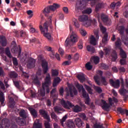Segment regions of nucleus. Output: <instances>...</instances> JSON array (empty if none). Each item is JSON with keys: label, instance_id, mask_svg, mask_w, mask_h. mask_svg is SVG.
Instances as JSON below:
<instances>
[{"label": "nucleus", "instance_id": "49", "mask_svg": "<svg viewBox=\"0 0 128 128\" xmlns=\"http://www.w3.org/2000/svg\"><path fill=\"white\" fill-rule=\"evenodd\" d=\"M86 68L88 70H91L92 68V66L90 64V62H88L87 64H86Z\"/></svg>", "mask_w": 128, "mask_h": 128}, {"label": "nucleus", "instance_id": "60", "mask_svg": "<svg viewBox=\"0 0 128 128\" xmlns=\"http://www.w3.org/2000/svg\"><path fill=\"white\" fill-rule=\"evenodd\" d=\"M26 13L28 15L30 16L29 18H31L33 16V12L32 10H27Z\"/></svg>", "mask_w": 128, "mask_h": 128}, {"label": "nucleus", "instance_id": "25", "mask_svg": "<svg viewBox=\"0 0 128 128\" xmlns=\"http://www.w3.org/2000/svg\"><path fill=\"white\" fill-rule=\"evenodd\" d=\"M60 78L59 77H56L54 80L53 82V86L56 87V86L60 82Z\"/></svg>", "mask_w": 128, "mask_h": 128}, {"label": "nucleus", "instance_id": "18", "mask_svg": "<svg viewBox=\"0 0 128 128\" xmlns=\"http://www.w3.org/2000/svg\"><path fill=\"white\" fill-rule=\"evenodd\" d=\"M15 106V101L14 100L13 98L10 97L9 103H8V107L10 108H14Z\"/></svg>", "mask_w": 128, "mask_h": 128}, {"label": "nucleus", "instance_id": "3", "mask_svg": "<svg viewBox=\"0 0 128 128\" xmlns=\"http://www.w3.org/2000/svg\"><path fill=\"white\" fill-rule=\"evenodd\" d=\"M78 36L74 32H72L70 37L66 38L65 41V46H74V44L78 42Z\"/></svg>", "mask_w": 128, "mask_h": 128}, {"label": "nucleus", "instance_id": "40", "mask_svg": "<svg viewBox=\"0 0 128 128\" xmlns=\"http://www.w3.org/2000/svg\"><path fill=\"white\" fill-rule=\"evenodd\" d=\"M108 34H104V37H103L102 42L103 44H106L107 41L108 40Z\"/></svg>", "mask_w": 128, "mask_h": 128}, {"label": "nucleus", "instance_id": "14", "mask_svg": "<svg viewBox=\"0 0 128 128\" xmlns=\"http://www.w3.org/2000/svg\"><path fill=\"white\" fill-rule=\"evenodd\" d=\"M69 94L70 97H74V95L78 94V90L76 88H73L72 89V87H69L68 96H69Z\"/></svg>", "mask_w": 128, "mask_h": 128}, {"label": "nucleus", "instance_id": "2", "mask_svg": "<svg viewBox=\"0 0 128 128\" xmlns=\"http://www.w3.org/2000/svg\"><path fill=\"white\" fill-rule=\"evenodd\" d=\"M89 1H91V5L93 6L97 4L98 0H78L76 3V7L79 10H82L85 8L86 2Z\"/></svg>", "mask_w": 128, "mask_h": 128}, {"label": "nucleus", "instance_id": "10", "mask_svg": "<svg viewBox=\"0 0 128 128\" xmlns=\"http://www.w3.org/2000/svg\"><path fill=\"white\" fill-rule=\"evenodd\" d=\"M2 125L5 126V128H9L10 125L8 119L4 118L1 120L0 118V128H2Z\"/></svg>", "mask_w": 128, "mask_h": 128}, {"label": "nucleus", "instance_id": "26", "mask_svg": "<svg viewBox=\"0 0 128 128\" xmlns=\"http://www.w3.org/2000/svg\"><path fill=\"white\" fill-rule=\"evenodd\" d=\"M66 125H68V128H76V125H74L72 120H68Z\"/></svg>", "mask_w": 128, "mask_h": 128}, {"label": "nucleus", "instance_id": "36", "mask_svg": "<svg viewBox=\"0 0 128 128\" xmlns=\"http://www.w3.org/2000/svg\"><path fill=\"white\" fill-rule=\"evenodd\" d=\"M19 115H20V117H22V118L26 119V112L24 110H22L20 111V112H19Z\"/></svg>", "mask_w": 128, "mask_h": 128}, {"label": "nucleus", "instance_id": "48", "mask_svg": "<svg viewBox=\"0 0 128 128\" xmlns=\"http://www.w3.org/2000/svg\"><path fill=\"white\" fill-rule=\"evenodd\" d=\"M124 27L123 26H120L119 29L120 34V35L123 36L124 34Z\"/></svg>", "mask_w": 128, "mask_h": 128}, {"label": "nucleus", "instance_id": "15", "mask_svg": "<svg viewBox=\"0 0 128 128\" xmlns=\"http://www.w3.org/2000/svg\"><path fill=\"white\" fill-rule=\"evenodd\" d=\"M16 122L18 125L21 126H24L26 124V119L20 118V117H18V119H16Z\"/></svg>", "mask_w": 128, "mask_h": 128}, {"label": "nucleus", "instance_id": "17", "mask_svg": "<svg viewBox=\"0 0 128 128\" xmlns=\"http://www.w3.org/2000/svg\"><path fill=\"white\" fill-rule=\"evenodd\" d=\"M36 64V60L32 58L29 59L28 63L27 66L28 68H34Z\"/></svg>", "mask_w": 128, "mask_h": 128}, {"label": "nucleus", "instance_id": "22", "mask_svg": "<svg viewBox=\"0 0 128 128\" xmlns=\"http://www.w3.org/2000/svg\"><path fill=\"white\" fill-rule=\"evenodd\" d=\"M101 102L104 104L102 106V108L103 110H106L110 108V106H109L108 104L106 103V100H101Z\"/></svg>", "mask_w": 128, "mask_h": 128}, {"label": "nucleus", "instance_id": "4", "mask_svg": "<svg viewBox=\"0 0 128 128\" xmlns=\"http://www.w3.org/2000/svg\"><path fill=\"white\" fill-rule=\"evenodd\" d=\"M50 79L51 78H50V74H47L46 77L45 78L44 82L42 84V88L43 90H44H44H46V92L47 94H49L50 92V86L52 84Z\"/></svg>", "mask_w": 128, "mask_h": 128}, {"label": "nucleus", "instance_id": "5", "mask_svg": "<svg viewBox=\"0 0 128 128\" xmlns=\"http://www.w3.org/2000/svg\"><path fill=\"white\" fill-rule=\"evenodd\" d=\"M115 46L116 48H118L120 50V56L122 59L126 58V52L122 48V42L121 40L120 39V37L117 38V40H116L115 42Z\"/></svg>", "mask_w": 128, "mask_h": 128}, {"label": "nucleus", "instance_id": "28", "mask_svg": "<svg viewBox=\"0 0 128 128\" xmlns=\"http://www.w3.org/2000/svg\"><path fill=\"white\" fill-rule=\"evenodd\" d=\"M99 27H100V30L101 32H102V34L105 35L106 34H107L106 28L102 26V24H100L99 25Z\"/></svg>", "mask_w": 128, "mask_h": 128}, {"label": "nucleus", "instance_id": "43", "mask_svg": "<svg viewBox=\"0 0 128 128\" xmlns=\"http://www.w3.org/2000/svg\"><path fill=\"white\" fill-rule=\"evenodd\" d=\"M92 12V10L91 8H88L83 11L84 14H90Z\"/></svg>", "mask_w": 128, "mask_h": 128}, {"label": "nucleus", "instance_id": "13", "mask_svg": "<svg viewBox=\"0 0 128 128\" xmlns=\"http://www.w3.org/2000/svg\"><path fill=\"white\" fill-rule=\"evenodd\" d=\"M110 82L112 86H114L115 88H118L120 86V81L119 80L114 81L112 79H110Z\"/></svg>", "mask_w": 128, "mask_h": 128}, {"label": "nucleus", "instance_id": "24", "mask_svg": "<svg viewBox=\"0 0 128 128\" xmlns=\"http://www.w3.org/2000/svg\"><path fill=\"white\" fill-rule=\"evenodd\" d=\"M0 42L2 46H6V39L4 36L0 37Z\"/></svg>", "mask_w": 128, "mask_h": 128}, {"label": "nucleus", "instance_id": "37", "mask_svg": "<svg viewBox=\"0 0 128 128\" xmlns=\"http://www.w3.org/2000/svg\"><path fill=\"white\" fill-rule=\"evenodd\" d=\"M50 116H51V118H52L54 120L55 122H58V116L54 112H52V113H51Z\"/></svg>", "mask_w": 128, "mask_h": 128}, {"label": "nucleus", "instance_id": "38", "mask_svg": "<svg viewBox=\"0 0 128 128\" xmlns=\"http://www.w3.org/2000/svg\"><path fill=\"white\" fill-rule=\"evenodd\" d=\"M76 88L78 89V91L79 92H80L81 90L82 92H84L86 91L84 88V87H83V86L80 84H77L76 86Z\"/></svg>", "mask_w": 128, "mask_h": 128}, {"label": "nucleus", "instance_id": "52", "mask_svg": "<svg viewBox=\"0 0 128 128\" xmlns=\"http://www.w3.org/2000/svg\"><path fill=\"white\" fill-rule=\"evenodd\" d=\"M67 119V115H65V116H64L63 117V118H62V120H60V124H61V125L62 126H64V122H66V120Z\"/></svg>", "mask_w": 128, "mask_h": 128}, {"label": "nucleus", "instance_id": "20", "mask_svg": "<svg viewBox=\"0 0 128 128\" xmlns=\"http://www.w3.org/2000/svg\"><path fill=\"white\" fill-rule=\"evenodd\" d=\"M117 111L120 112L122 115H124V114H126V116H128V110H124L122 108H118Z\"/></svg>", "mask_w": 128, "mask_h": 128}, {"label": "nucleus", "instance_id": "27", "mask_svg": "<svg viewBox=\"0 0 128 128\" xmlns=\"http://www.w3.org/2000/svg\"><path fill=\"white\" fill-rule=\"evenodd\" d=\"M86 48L87 49L88 52H91L92 54H94L96 52L95 48L92 46L88 45L86 47Z\"/></svg>", "mask_w": 128, "mask_h": 128}, {"label": "nucleus", "instance_id": "55", "mask_svg": "<svg viewBox=\"0 0 128 128\" xmlns=\"http://www.w3.org/2000/svg\"><path fill=\"white\" fill-rule=\"evenodd\" d=\"M14 86L16 88L20 89V83L18 82V81H14Z\"/></svg>", "mask_w": 128, "mask_h": 128}, {"label": "nucleus", "instance_id": "33", "mask_svg": "<svg viewBox=\"0 0 128 128\" xmlns=\"http://www.w3.org/2000/svg\"><path fill=\"white\" fill-rule=\"evenodd\" d=\"M72 110L73 112H78L81 111L82 108L80 106L76 105L74 106V108H73Z\"/></svg>", "mask_w": 128, "mask_h": 128}, {"label": "nucleus", "instance_id": "30", "mask_svg": "<svg viewBox=\"0 0 128 128\" xmlns=\"http://www.w3.org/2000/svg\"><path fill=\"white\" fill-rule=\"evenodd\" d=\"M90 44L96 46V38L94 36H91V38H90Z\"/></svg>", "mask_w": 128, "mask_h": 128}, {"label": "nucleus", "instance_id": "44", "mask_svg": "<svg viewBox=\"0 0 128 128\" xmlns=\"http://www.w3.org/2000/svg\"><path fill=\"white\" fill-rule=\"evenodd\" d=\"M102 6V3H99L96 5V12H98V10H100V8H101Z\"/></svg>", "mask_w": 128, "mask_h": 128}, {"label": "nucleus", "instance_id": "46", "mask_svg": "<svg viewBox=\"0 0 128 128\" xmlns=\"http://www.w3.org/2000/svg\"><path fill=\"white\" fill-rule=\"evenodd\" d=\"M50 120H47L46 121H44V125L45 126V128H50Z\"/></svg>", "mask_w": 128, "mask_h": 128}, {"label": "nucleus", "instance_id": "29", "mask_svg": "<svg viewBox=\"0 0 128 128\" xmlns=\"http://www.w3.org/2000/svg\"><path fill=\"white\" fill-rule=\"evenodd\" d=\"M5 54L10 58H12L10 53V48H6L5 49Z\"/></svg>", "mask_w": 128, "mask_h": 128}, {"label": "nucleus", "instance_id": "59", "mask_svg": "<svg viewBox=\"0 0 128 128\" xmlns=\"http://www.w3.org/2000/svg\"><path fill=\"white\" fill-rule=\"evenodd\" d=\"M74 26L76 28H79L80 26V24L78 23V20L76 19H75L74 20Z\"/></svg>", "mask_w": 128, "mask_h": 128}, {"label": "nucleus", "instance_id": "45", "mask_svg": "<svg viewBox=\"0 0 128 128\" xmlns=\"http://www.w3.org/2000/svg\"><path fill=\"white\" fill-rule=\"evenodd\" d=\"M54 112H56L57 114H59L60 112L62 110V109L60 107L58 106H55L54 108Z\"/></svg>", "mask_w": 128, "mask_h": 128}, {"label": "nucleus", "instance_id": "7", "mask_svg": "<svg viewBox=\"0 0 128 128\" xmlns=\"http://www.w3.org/2000/svg\"><path fill=\"white\" fill-rule=\"evenodd\" d=\"M60 104L61 105L64 106L65 108H72L74 106V105L70 102L69 101H66L64 99H60Z\"/></svg>", "mask_w": 128, "mask_h": 128}, {"label": "nucleus", "instance_id": "42", "mask_svg": "<svg viewBox=\"0 0 128 128\" xmlns=\"http://www.w3.org/2000/svg\"><path fill=\"white\" fill-rule=\"evenodd\" d=\"M84 86L85 87L86 90H87V91L88 92V93L91 94H92V90L91 88L90 87L87 85H85Z\"/></svg>", "mask_w": 128, "mask_h": 128}, {"label": "nucleus", "instance_id": "1", "mask_svg": "<svg viewBox=\"0 0 128 128\" xmlns=\"http://www.w3.org/2000/svg\"><path fill=\"white\" fill-rule=\"evenodd\" d=\"M60 8V5L56 4H54L52 6H49L48 7L45 8L42 11L45 16L48 18V21L45 22L44 24V27L42 26H40V29L42 33H44V36L48 40H52V35L48 33L45 32H48V26L50 27V29L52 28V16L50 15V11L54 12L57 8Z\"/></svg>", "mask_w": 128, "mask_h": 128}, {"label": "nucleus", "instance_id": "57", "mask_svg": "<svg viewBox=\"0 0 128 128\" xmlns=\"http://www.w3.org/2000/svg\"><path fill=\"white\" fill-rule=\"evenodd\" d=\"M34 128H42V126L40 123H36L34 124Z\"/></svg>", "mask_w": 128, "mask_h": 128}, {"label": "nucleus", "instance_id": "39", "mask_svg": "<svg viewBox=\"0 0 128 128\" xmlns=\"http://www.w3.org/2000/svg\"><path fill=\"white\" fill-rule=\"evenodd\" d=\"M33 80V82L36 85H40V80H38V78L37 76H36L35 78H32Z\"/></svg>", "mask_w": 128, "mask_h": 128}, {"label": "nucleus", "instance_id": "21", "mask_svg": "<svg viewBox=\"0 0 128 128\" xmlns=\"http://www.w3.org/2000/svg\"><path fill=\"white\" fill-rule=\"evenodd\" d=\"M30 114L34 118H36L38 116V112L35 109H34L32 108H30Z\"/></svg>", "mask_w": 128, "mask_h": 128}, {"label": "nucleus", "instance_id": "12", "mask_svg": "<svg viewBox=\"0 0 128 128\" xmlns=\"http://www.w3.org/2000/svg\"><path fill=\"white\" fill-rule=\"evenodd\" d=\"M42 70L44 71V74H46L48 70V62L44 60H42Z\"/></svg>", "mask_w": 128, "mask_h": 128}, {"label": "nucleus", "instance_id": "64", "mask_svg": "<svg viewBox=\"0 0 128 128\" xmlns=\"http://www.w3.org/2000/svg\"><path fill=\"white\" fill-rule=\"evenodd\" d=\"M94 36H96V40H98V38L100 37V36H98V30L94 31Z\"/></svg>", "mask_w": 128, "mask_h": 128}, {"label": "nucleus", "instance_id": "31", "mask_svg": "<svg viewBox=\"0 0 128 128\" xmlns=\"http://www.w3.org/2000/svg\"><path fill=\"white\" fill-rule=\"evenodd\" d=\"M112 61L116 62V60L118 58V55H117L116 52L115 50H114L113 52H112Z\"/></svg>", "mask_w": 128, "mask_h": 128}, {"label": "nucleus", "instance_id": "11", "mask_svg": "<svg viewBox=\"0 0 128 128\" xmlns=\"http://www.w3.org/2000/svg\"><path fill=\"white\" fill-rule=\"evenodd\" d=\"M40 114L44 120L50 121V115L48 114V112L44 110H40L39 111Z\"/></svg>", "mask_w": 128, "mask_h": 128}, {"label": "nucleus", "instance_id": "23", "mask_svg": "<svg viewBox=\"0 0 128 128\" xmlns=\"http://www.w3.org/2000/svg\"><path fill=\"white\" fill-rule=\"evenodd\" d=\"M0 102H1V105L2 106H5L4 104V94H3L2 92H0Z\"/></svg>", "mask_w": 128, "mask_h": 128}, {"label": "nucleus", "instance_id": "54", "mask_svg": "<svg viewBox=\"0 0 128 128\" xmlns=\"http://www.w3.org/2000/svg\"><path fill=\"white\" fill-rule=\"evenodd\" d=\"M82 92V96L84 98H90L88 94L86 91Z\"/></svg>", "mask_w": 128, "mask_h": 128}, {"label": "nucleus", "instance_id": "19", "mask_svg": "<svg viewBox=\"0 0 128 128\" xmlns=\"http://www.w3.org/2000/svg\"><path fill=\"white\" fill-rule=\"evenodd\" d=\"M88 19V17L86 15L80 16L78 17V20L80 22H86Z\"/></svg>", "mask_w": 128, "mask_h": 128}, {"label": "nucleus", "instance_id": "9", "mask_svg": "<svg viewBox=\"0 0 128 128\" xmlns=\"http://www.w3.org/2000/svg\"><path fill=\"white\" fill-rule=\"evenodd\" d=\"M101 20L106 26H110L111 20L108 19V16L106 14H101Z\"/></svg>", "mask_w": 128, "mask_h": 128}, {"label": "nucleus", "instance_id": "34", "mask_svg": "<svg viewBox=\"0 0 128 128\" xmlns=\"http://www.w3.org/2000/svg\"><path fill=\"white\" fill-rule=\"evenodd\" d=\"M77 78L81 82H84L85 80V77L84 74H78V76H77Z\"/></svg>", "mask_w": 128, "mask_h": 128}, {"label": "nucleus", "instance_id": "32", "mask_svg": "<svg viewBox=\"0 0 128 128\" xmlns=\"http://www.w3.org/2000/svg\"><path fill=\"white\" fill-rule=\"evenodd\" d=\"M92 59L94 64H98L100 62V58L98 56L92 57Z\"/></svg>", "mask_w": 128, "mask_h": 128}, {"label": "nucleus", "instance_id": "50", "mask_svg": "<svg viewBox=\"0 0 128 128\" xmlns=\"http://www.w3.org/2000/svg\"><path fill=\"white\" fill-rule=\"evenodd\" d=\"M58 75V72L56 70H52V76H56Z\"/></svg>", "mask_w": 128, "mask_h": 128}, {"label": "nucleus", "instance_id": "8", "mask_svg": "<svg viewBox=\"0 0 128 128\" xmlns=\"http://www.w3.org/2000/svg\"><path fill=\"white\" fill-rule=\"evenodd\" d=\"M12 52L13 54H18V56H20V54L22 53V48L20 46H17L14 44L11 49Z\"/></svg>", "mask_w": 128, "mask_h": 128}, {"label": "nucleus", "instance_id": "62", "mask_svg": "<svg viewBox=\"0 0 128 128\" xmlns=\"http://www.w3.org/2000/svg\"><path fill=\"white\" fill-rule=\"evenodd\" d=\"M118 69L120 72L124 73L126 72V69L124 68V67L120 66L119 67Z\"/></svg>", "mask_w": 128, "mask_h": 128}, {"label": "nucleus", "instance_id": "58", "mask_svg": "<svg viewBox=\"0 0 128 128\" xmlns=\"http://www.w3.org/2000/svg\"><path fill=\"white\" fill-rule=\"evenodd\" d=\"M104 52L105 54H106V56L109 55V54H110V49L108 48H104Z\"/></svg>", "mask_w": 128, "mask_h": 128}, {"label": "nucleus", "instance_id": "63", "mask_svg": "<svg viewBox=\"0 0 128 128\" xmlns=\"http://www.w3.org/2000/svg\"><path fill=\"white\" fill-rule=\"evenodd\" d=\"M13 64H14V66H18V60L16 58H13Z\"/></svg>", "mask_w": 128, "mask_h": 128}, {"label": "nucleus", "instance_id": "35", "mask_svg": "<svg viewBox=\"0 0 128 128\" xmlns=\"http://www.w3.org/2000/svg\"><path fill=\"white\" fill-rule=\"evenodd\" d=\"M9 76L11 78H16L18 74L15 72H9Z\"/></svg>", "mask_w": 128, "mask_h": 128}, {"label": "nucleus", "instance_id": "51", "mask_svg": "<svg viewBox=\"0 0 128 128\" xmlns=\"http://www.w3.org/2000/svg\"><path fill=\"white\" fill-rule=\"evenodd\" d=\"M101 67H102L104 70H108L109 68L108 66L104 64V63L101 64Z\"/></svg>", "mask_w": 128, "mask_h": 128}, {"label": "nucleus", "instance_id": "53", "mask_svg": "<svg viewBox=\"0 0 128 128\" xmlns=\"http://www.w3.org/2000/svg\"><path fill=\"white\" fill-rule=\"evenodd\" d=\"M86 24H84V26L86 27H88L89 26H91L92 24V21L91 20H86L85 21Z\"/></svg>", "mask_w": 128, "mask_h": 128}, {"label": "nucleus", "instance_id": "41", "mask_svg": "<svg viewBox=\"0 0 128 128\" xmlns=\"http://www.w3.org/2000/svg\"><path fill=\"white\" fill-rule=\"evenodd\" d=\"M99 80H100V77H98V76H94V82H96V84L98 86H100V82Z\"/></svg>", "mask_w": 128, "mask_h": 128}, {"label": "nucleus", "instance_id": "56", "mask_svg": "<svg viewBox=\"0 0 128 128\" xmlns=\"http://www.w3.org/2000/svg\"><path fill=\"white\" fill-rule=\"evenodd\" d=\"M80 32L82 34V36H84L86 35V30H84V29H80Z\"/></svg>", "mask_w": 128, "mask_h": 128}, {"label": "nucleus", "instance_id": "47", "mask_svg": "<svg viewBox=\"0 0 128 128\" xmlns=\"http://www.w3.org/2000/svg\"><path fill=\"white\" fill-rule=\"evenodd\" d=\"M101 82H102V84L104 86L107 85V82H106V77H104V76L101 77Z\"/></svg>", "mask_w": 128, "mask_h": 128}, {"label": "nucleus", "instance_id": "6", "mask_svg": "<svg viewBox=\"0 0 128 128\" xmlns=\"http://www.w3.org/2000/svg\"><path fill=\"white\" fill-rule=\"evenodd\" d=\"M124 86L128 88V80L125 79V82L123 80H122V89L120 90V95H126V94H128V90L124 88Z\"/></svg>", "mask_w": 128, "mask_h": 128}, {"label": "nucleus", "instance_id": "61", "mask_svg": "<svg viewBox=\"0 0 128 128\" xmlns=\"http://www.w3.org/2000/svg\"><path fill=\"white\" fill-rule=\"evenodd\" d=\"M93 128H104L102 125H100L98 124H94Z\"/></svg>", "mask_w": 128, "mask_h": 128}, {"label": "nucleus", "instance_id": "16", "mask_svg": "<svg viewBox=\"0 0 128 128\" xmlns=\"http://www.w3.org/2000/svg\"><path fill=\"white\" fill-rule=\"evenodd\" d=\"M75 124L76 126H78V128H82L83 126H84V123L81 120L80 118L77 119H75L74 120Z\"/></svg>", "mask_w": 128, "mask_h": 128}]
</instances>
